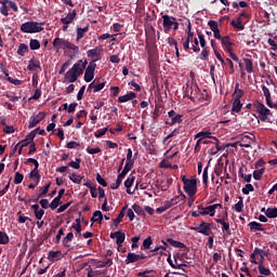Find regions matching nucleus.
I'll return each mask as SVG.
<instances>
[{
	"label": "nucleus",
	"mask_w": 277,
	"mask_h": 277,
	"mask_svg": "<svg viewBox=\"0 0 277 277\" xmlns=\"http://www.w3.org/2000/svg\"><path fill=\"white\" fill-rule=\"evenodd\" d=\"M87 66L88 61L79 60L70 69L67 70L64 80L67 81V83H75V81L83 75V70H85Z\"/></svg>",
	"instance_id": "obj_1"
},
{
	"label": "nucleus",
	"mask_w": 277,
	"mask_h": 277,
	"mask_svg": "<svg viewBox=\"0 0 277 277\" xmlns=\"http://www.w3.org/2000/svg\"><path fill=\"white\" fill-rule=\"evenodd\" d=\"M53 48L55 49L56 53H60V51H72L74 53H79V47L76 44L71 43L67 39L64 38H55L53 40Z\"/></svg>",
	"instance_id": "obj_2"
},
{
	"label": "nucleus",
	"mask_w": 277,
	"mask_h": 277,
	"mask_svg": "<svg viewBox=\"0 0 277 277\" xmlns=\"http://www.w3.org/2000/svg\"><path fill=\"white\" fill-rule=\"evenodd\" d=\"M182 182L184 183V192L189 196V198H194L196 196V192H198V180H196V177L187 179L183 175Z\"/></svg>",
	"instance_id": "obj_3"
},
{
	"label": "nucleus",
	"mask_w": 277,
	"mask_h": 277,
	"mask_svg": "<svg viewBox=\"0 0 277 277\" xmlns=\"http://www.w3.org/2000/svg\"><path fill=\"white\" fill-rule=\"evenodd\" d=\"M253 107L255 109V114H258L259 119L262 122H267V120H269V117L272 116V110H269V108H266L265 104L256 101L253 103Z\"/></svg>",
	"instance_id": "obj_4"
},
{
	"label": "nucleus",
	"mask_w": 277,
	"mask_h": 277,
	"mask_svg": "<svg viewBox=\"0 0 277 277\" xmlns=\"http://www.w3.org/2000/svg\"><path fill=\"white\" fill-rule=\"evenodd\" d=\"M221 44L224 49V51H226L229 54V57H232V60L234 62H239V56H237V54H235V52L233 51V47H235V43L233 42V40L230 39L229 36H225L222 37L221 36Z\"/></svg>",
	"instance_id": "obj_5"
},
{
	"label": "nucleus",
	"mask_w": 277,
	"mask_h": 277,
	"mask_svg": "<svg viewBox=\"0 0 277 277\" xmlns=\"http://www.w3.org/2000/svg\"><path fill=\"white\" fill-rule=\"evenodd\" d=\"M42 29H44L42 28V24L38 22H26L21 26L23 34H40Z\"/></svg>",
	"instance_id": "obj_6"
},
{
	"label": "nucleus",
	"mask_w": 277,
	"mask_h": 277,
	"mask_svg": "<svg viewBox=\"0 0 277 277\" xmlns=\"http://www.w3.org/2000/svg\"><path fill=\"white\" fill-rule=\"evenodd\" d=\"M162 27L164 31H170L173 26V31H176L179 29V22H176V17L170 16V15H162Z\"/></svg>",
	"instance_id": "obj_7"
},
{
	"label": "nucleus",
	"mask_w": 277,
	"mask_h": 277,
	"mask_svg": "<svg viewBox=\"0 0 277 277\" xmlns=\"http://www.w3.org/2000/svg\"><path fill=\"white\" fill-rule=\"evenodd\" d=\"M216 209H222V205L214 203V205L208 206V207L199 206V213L201 215H210V217H213L215 215Z\"/></svg>",
	"instance_id": "obj_8"
},
{
	"label": "nucleus",
	"mask_w": 277,
	"mask_h": 277,
	"mask_svg": "<svg viewBox=\"0 0 277 277\" xmlns=\"http://www.w3.org/2000/svg\"><path fill=\"white\" fill-rule=\"evenodd\" d=\"M199 44L202 49L201 51V60H209V48H207V40L205 39V35L200 31L197 32Z\"/></svg>",
	"instance_id": "obj_9"
},
{
	"label": "nucleus",
	"mask_w": 277,
	"mask_h": 277,
	"mask_svg": "<svg viewBox=\"0 0 277 277\" xmlns=\"http://www.w3.org/2000/svg\"><path fill=\"white\" fill-rule=\"evenodd\" d=\"M252 142H254V134H248L240 136L236 144L241 148H250V146H252Z\"/></svg>",
	"instance_id": "obj_10"
},
{
	"label": "nucleus",
	"mask_w": 277,
	"mask_h": 277,
	"mask_svg": "<svg viewBox=\"0 0 277 277\" xmlns=\"http://www.w3.org/2000/svg\"><path fill=\"white\" fill-rule=\"evenodd\" d=\"M44 118H47V114L42 111L31 116L29 119L28 129H34L36 126L40 124Z\"/></svg>",
	"instance_id": "obj_11"
},
{
	"label": "nucleus",
	"mask_w": 277,
	"mask_h": 277,
	"mask_svg": "<svg viewBox=\"0 0 277 277\" xmlns=\"http://www.w3.org/2000/svg\"><path fill=\"white\" fill-rule=\"evenodd\" d=\"M146 259L144 253H128L126 259V265H130V263H137V261H142Z\"/></svg>",
	"instance_id": "obj_12"
},
{
	"label": "nucleus",
	"mask_w": 277,
	"mask_h": 277,
	"mask_svg": "<svg viewBox=\"0 0 277 277\" xmlns=\"http://www.w3.org/2000/svg\"><path fill=\"white\" fill-rule=\"evenodd\" d=\"M94 70H96V64L90 63L85 68V72H84V81L87 83H90V81L94 79Z\"/></svg>",
	"instance_id": "obj_13"
},
{
	"label": "nucleus",
	"mask_w": 277,
	"mask_h": 277,
	"mask_svg": "<svg viewBox=\"0 0 277 277\" xmlns=\"http://www.w3.org/2000/svg\"><path fill=\"white\" fill-rule=\"evenodd\" d=\"M187 34L184 39H182V45L184 51H189V42L194 39V32L192 31V25H188L187 27Z\"/></svg>",
	"instance_id": "obj_14"
},
{
	"label": "nucleus",
	"mask_w": 277,
	"mask_h": 277,
	"mask_svg": "<svg viewBox=\"0 0 277 277\" xmlns=\"http://www.w3.org/2000/svg\"><path fill=\"white\" fill-rule=\"evenodd\" d=\"M197 233H200L201 235H205L206 237H209L211 235V224L201 222L199 226L194 228Z\"/></svg>",
	"instance_id": "obj_15"
},
{
	"label": "nucleus",
	"mask_w": 277,
	"mask_h": 277,
	"mask_svg": "<svg viewBox=\"0 0 277 277\" xmlns=\"http://www.w3.org/2000/svg\"><path fill=\"white\" fill-rule=\"evenodd\" d=\"M208 25L211 29V31L213 32V36L216 40L222 39V34L220 32V24H217V22L215 21H209Z\"/></svg>",
	"instance_id": "obj_16"
},
{
	"label": "nucleus",
	"mask_w": 277,
	"mask_h": 277,
	"mask_svg": "<svg viewBox=\"0 0 277 277\" xmlns=\"http://www.w3.org/2000/svg\"><path fill=\"white\" fill-rule=\"evenodd\" d=\"M216 224H221L223 233L226 235H233L230 232V224L228 223V217L225 219H215Z\"/></svg>",
	"instance_id": "obj_17"
},
{
	"label": "nucleus",
	"mask_w": 277,
	"mask_h": 277,
	"mask_svg": "<svg viewBox=\"0 0 277 277\" xmlns=\"http://www.w3.org/2000/svg\"><path fill=\"white\" fill-rule=\"evenodd\" d=\"M168 116L171 118V124H181L183 122V115H177L174 110H170Z\"/></svg>",
	"instance_id": "obj_18"
},
{
	"label": "nucleus",
	"mask_w": 277,
	"mask_h": 277,
	"mask_svg": "<svg viewBox=\"0 0 277 277\" xmlns=\"http://www.w3.org/2000/svg\"><path fill=\"white\" fill-rule=\"evenodd\" d=\"M101 51H103L102 48H94L92 50H89L87 52L88 57H92L94 62H98L101 60Z\"/></svg>",
	"instance_id": "obj_19"
},
{
	"label": "nucleus",
	"mask_w": 277,
	"mask_h": 277,
	"mask_svg": "<svg viewBox=\"0 0 277 277\" xmlns=\"http://www.w3.org/2000/svg\"><path fill=\"white\" fill-rule=\"evenodd\" d=\"M75 18H77V11H71L69 12L65 17L61 18V23L63 25H70V23H72V21H75Z\"/></svg>",
	"instance_id": "obj_20"
},
{
	"label": "nucleus",
	"mask_w": 277,
	"mask_h": 277,
	"mask_svg": "<svg viewBox=\"0 0 277 277\" xmlns=\"http://www.w3.org/2000/svg\"><path fill=\"white\" fill-rule=\"evenodd\" d=\"M133 183H135V176L129 175L128 179L124 181V187L127 189V194H130V195L135 194V190H131Z\"/></svg>",
	"instance_id": "obj_21"
},
{
	"label": "nucleus",
	"mask_w": 277,
	"mask_h": 277,
	"mask_svg": "<svg viewBox=\"0 0 277 277\" xmlns=\"http://www.w3.org/2000/svg\"><path fill=\"white\" fill-rule=\"evenodd\" d=\"M262 91L265 96L266 105L268 107H274V103H272V93L269 92V89L265 85H262Z\"/></svg>",
	"instance_id": "obj_22"
},
{
	"label": "nucleus",
	"mask_w": 277,
	"mask_h": 277,
	"mask_svg": "<svg viewBox=\"0 0 277 277\" xmlns=\"http://www.w3.org/2000/svg\"><path fill=\"white\" fill-rule=\"evenodd\" d=\"M242 97H243V90L239 89V83H236L232 98L233 101H241Z\"/></svg>",
	"instance_id": "obj_23"
},
{
	"label": "nucleus",
	"mask_w": 277,
	"mask_h": 277,
	"mask_svg": "<svg viewBox=\"0 0 277 277\" xmlns=\"http://www.w3.org/2000/svg\"><path fill=\"white\" fill-rule=\"evenodd\" d=\"M136 96H137V94H135V92L130 91L126 95L119 96L118 102L119 103H128V101H133V98H135Z\"/></svg>",
	"instance_id": "obj_24"
},
{
	"label": "nucleus",
	"mask_w": 277,
	"mask_h": 277,
	"mask_svg": "<svg viewBox=\"0 0 277 277\" xmlns=\"http://www.w3.org/2000/svg\"><path fill=\"white\" fill-rule=\"evenodd\" d=\"M29 179L32 181V183H36L38 185L40 183V172L38 169H32L29 173Z\"/></svg>",
	"instance_id": "obj_25"
},
{
	"label": "nucleus",
	"mask_w": 277,
	"mask_h": 277,
	"mask_svg": "<svg viewBox=\"0 0 277 277\" xmlns=\"http://www.w3.org/2000/svg\"><path fill=\"white\" fill-rule=\"evenodd\" d=\"M243 62H245L246 71L249 75H252V72H254V63H252L250 58H243Z\"/></svg>",
	"instance_id": "obj_26"
},
{
	"label": "nucleus",
	"mask_w": 277,
	"mask_h": 277,
	"mask_svg": "<svg viewBox=\"0 0 277 277\" xmlns=\"http://www.w3.org/2000/svg\"><path fill=\"white\" fill-rule=\"evenodd\" d=\"M124 239H127V235L122 230H118L116 243L118 248H122V243H124Z\"/></svg>",
	"instance_id": "obj_27"
},
{
	"label": "nucleus",
	"mask_w": 277,
	"mask_h": 277,
	"mask_svg": "<svg viewBox=\"0 0 277 277\" xmlns=\"http://www.w3.org/2000/svg\"><path fill=\"white\" fill-rule=\"evenodd\" d=\"M49 261H61L62 259V251H50L48 253Z\"/></svg>",
	"instance_id": "obj_28"
},
{
	"label": "nucleus",
	"mask_w": 277,
	"mask_h": 277,
	"mask_svg": "<svg viewBox=\"0 0 277 277\" xmlns=\"http://www.w3.org/2000/svg\"><path fill=\"white\" fill-rule=\"evenodd\" d=\"M192 42V51H194V53H200V39L197 37H194Z\"/></svg>",
	"instance_id": "obj_29"
},
{
	"label": "nucleus",
	"mask_w": 277,
	"mask_h": 277,
	"mask_svg": "<svg viewBox=\"0 0 277 277\" xmlns=\"http://www.w3.org/2000/svg\"><path fill=\"white\" fill-rule=\"evenodd\" d=\"M211 140V132L210 131H201V132H198L196 135H195V140Z\"/></svg>",
	"instance_id": "obj_30"
},
{
	"label": "nucleus",
	"mask_w": 277,
	"mask_h": 277,
	"mask_svg": "<svg viewBox=\"0 0 277 277\" xmlns=\"http://www.w3.org/2000/svg\"><path fill=\"white\" fill-rule=\"evenodd\" d=\"M89 29H90L89 26H87L84 28L77 27V37H76L77 42H79V40H81V38H83V36H85V34H88Z\"/></svg>",
	"instance_id": "obj_31"
},
{
	"label": "nucleus",
	"mask_w": 277,
	"mask_h": 277,
	"mask_svg": "<svg viewBox=\"0 0 277 277\" xmlns=\"http://www.w3.org/2000/svg\"><path fill=\"white\" fill-rule=\"evenodd\" d=\"M174 205H179V197H174L171 200L164 201L162 207L168 211V209H172Z\"/></svg>",
	"instance_id": "obj_32"
},
{
	"label": "nucleus",
	"mask_w": 277,
	"mask_h": 277,
	"mask_svg": "<svg viewBox=\"0 0 277 277\" xmlns=\"http://www.w3.org/2000/svg\"><path fill=\"white\" fill-rule=\"evenodd\" d=\"M124 211H127V206H124L121 211L119 212L117 219H115L113 221L114 226H116V228H118V224H120V222H122V217H124Z\"/></svg>",
	"instance_id": "obj_33"
},
{
	"label": "nucleus",
	"mask_w": 277,
	"mask_h": 277,
	"mask_svg": "<svg viewBox=\"0 0 277 277\" xmlns=\"http://www.w3.org/2000/svg\"><path fill=\"white\" fill-rule=\"evenodd\" d=\"M88 277H109V276H105V274L101 269H90L88 272Z\"/></svg>",
	"instance_id": "obj_34"
},
{
	"label": "nucleus",
	"mask_w": 277,
	"mask_h": 277,
	"mask_svg": "<svg viewBox=\"0 0 277 277\" xmlns=\"http://www.w3.org/2000/svg\"><path fill=\"white\" fill-rule=\"evenodd\" d=\"M124 174L123 173H119V175L117 176L116 183H113L110 185V187L113 189H118V187H120V185H122V181L124 180Z\"/></svg>",
	"instance_id": "obj_35"
},
{
	"label": "nucleus",
	"mask_w": 277,
	"mask_h": 277,
	"mask_svg": "<svg viewBox=\"0 0 277 277\" xmlns=\"http://www.w3.org/2000/svg\"><path fill=\"white\" fill-rule=\"evenodd\" d=\"M91 222H97L98 224H103V212L101 211H95L93 213V216L91 219Z\"/></svg>",
	"instance_id": "obj_36"
},
{
	"label": "nucleus",
	"mask_w": 277,
	"mask_h": 277,
	"mask_svg": "<svg viewBox=\"0 0 277 277\" xmlns=\"http://www.w3.org/2000/svg\"><path fill=\"white\" fill-rule=\"evenodd\" d=\"M75 239V235L72 233H68L65 238H63V246L65 248H70V241Z\"/></svg>",
	"instance_id": "obj_37"
},
{
	"label": "nucleus",
	"mask_w": 277,
	"mask_h": 277,
	"mask_svg": "<svg viewBox=\"0 0 277 277\" xmlns=\"http://www.w3.org/2000/svg\"><path fill=\"white\" fill-rule=\"evenodd\" d=\"M168 243H170V246H172L173 248H180L183 249L185 248V243L179 241V240H174L172 238H168L167 239Z\"/></svg>",
	"instance_id": "obj_38"
},
{
	"label": "nucleus",
	"mask_w": 277,
	"mask_h": 277,
	"mask_svg": "<svg viewBox=\"0 0 277 277\" xmlns=\"http://www.w3.org/2000/svg\"><path fill=\"white\" fill-rule=\"evenodd\" d=\"M232 26L235 29H239L240 31H243V29H245L243 22L241 21V17H238L236 21H233Z\"/></svg>",
	"instance_id": "obj_39"
},
{
	"label": "nucleus",
	"mask_w": 277,
	"mask_h": 277,
	"mask_svg": "<svg viewBox=\"0 0 277 277\" xmlns=\"http://www.w3.org/2000/svg\"><path fill=\"white\" fill-rule=\"evenodd\" d=\"M241 107H243L241 101H233L232 111H234V114H239V111H241Z\"/></svg>",
	"instance_id": "obj_40"
},
{
	"label": "nucleus",
	"mask_w": 277,
	"mask_h": 277,
	"mask_svg": "<svg viewBox=\"0 0 277 277\" xmlns=\"http://www.w3.org/2000/svg\"><path fill=\"white\" fill-rule=\"evenodd\" d=\"M28 51H29V47H27V44L25 43H22L17 49V55H21L23 57L26 55Z\"/></svg>",
	"instance_id": "obj_41"
},
{
	"label": "nucleus",
	"mask_w": 277,
	"mask_h": 277,
	"mask_svg": "<svg viewBox=\"0 0 277 277\" xmlns=\"http://www.w3.org/2000/svg\"><path fill=\"white\" fill-rule=\"evenodd\" d=\"M258 268H259L260 274H262V276H272V271H269V268L263 266V263H260Z\"/></svg>",
	"instance_id": "obj_42"
},
{
	"label": "nucleus",
	"mask_w": 277,
	"mask_h": 277,
	"mask_svg": "<svg viewBox=\"0 0 277 277\" xmlns=\"http://www.w3.org/2000/svg\"><path fill=\"white\" fill-rule=\"evenodd\" d=\"M71 228L76 230L78 237H81V219H77L76 223L72 224Z\"/></svg>",
	"instance_id": "obj_43"
},
{
	"label": "nucleus",
	"mask_w": 277,
	"mask_h": 277,
	"mask_svg": "<svg viewBox=\"0 0 277 277\" xmlns=\"http://www.w3.org/2000/svg\"><path fill=\"white\" fill-rule=\"evenodd\" d=\"M27 68L28 70H38V68H40V62L30 60Z\"/></svg>",
	"instance_id": "obj_44"
},
{
	"label": "nucleus",
	"mask_w": 277,
	"mask_h": 277,
	"mask_svg": "<svg viewBox=\"0 0 277 277\" xmlns=\"http://www.w3.org/2000/svg\"><path fill=\"white\" fill-rule=\"evenodd\" d=\"M250 230H263V224L259 222H250L249 223Z\"/></svg>",
	"instance_id": "obj_45"
},
{
	"label": "nucleus",
	"mask_w": 277,
	"mask_h": 277,
	"mask_svg": "<svg viewBox=\"0 0 277 277\" xmlns=\"http://www.w3.org/2000/svg\"><path fill=\"white\" fill-rule=\"evenodd\" d=\"M276 40H277L276 37L267 39V44H269L271 51H277V41Z\"/></svg>",
	"instance_id": "obj_46"
},
{
	"label": "nucleus",
	"mask_w": 277,
	"mask_h": 277,
	"mask_svg": "<svg viewBox=\"0 0 277 277\" xmlns=\"http://www.w3.org/2000/svg\"><path fill=\"white\" fill-rule=\"evenodd\" d=\"M29 47L31 51H38V49H40V41H38L37 39H31L29 42Z\"/></svg>",
	"instance_id": "obj_47"
},
{
	"label": "nucleus",
	"mask_w": 277,
	"mask_h": 277,
	"mask_svg": "<svg viewBox=\"0 0 277 277\" xmlns=\"http://www.w3.org/2000/svg\"><path fill=\"white\" fill-rule=\"evenodd\" d=\"M234 209L237 213H241V211H243V198H239V201L234 206Z\"/></svg>",
	"instance_id": "obj_48"
},
{
	"label": "nucleus",
	"mask_w": 277,
	"mask_h": 277,
	"mask_svg": "<svg viewBox=\"0 0 277 277\" xmlns=\"http://www.w3.org/2000/svg\"><path fill=\"white\" fill-rule=\"evenodd\" d=\"M265 215L266 217H277V208H268Z\"/></svg>",
	"instance_id": "obj_49"
},
{
	"label": "nucleus",
	"mask_w": 277,
	"mask_h": 277,
	"mask_svg": "<svg viewBox=\"0 0 277 277\" xmlns=\"http://www.w3.org/2000/svg\"><path fill=\"white\" fill-rule=\"evenodd\" d=\"M60 205H62V200H60V198H54L52 200V202L50 203V209H52V211H55V209H57L60 207Z\"/></svg>",
	"instance_id": "obj_50"
},
{
	"label": "nucleus",
	"mask_w": 277,
	"mask_h": 277,
	"mask_svg": "<svg viewBox=\"0 0 277 277\" xmlns=\"http://www.w3.org/2000/svg\"><path fill=\"white\" fill-rule=\"evenodd\" d=\"M69 180H71L72 183H76L77 185H79V183H81V175H77L76 173H70L69 174Z\"/></svg>",
	"instance_id": "obj_51"
},
{
	"label": "nucleus",
	"mask_w": 277,
	"mask_h": 277,
	"mask_svg": "<svg viewBox=\"0 0 277 277\" xmlns=\"http://www.w3.org/2000/svg\"><path fill=\"white\" fill-rule=\"evenodd\" d=\"M10 242V237H8V234L0 232V243L2 246H5V243Z\"/></svg>",
	"instance_id": "obj_52"
},
{
	"label": "nucleus",
	"mask_w": 277,
	"mask_h": 277,
	"mask_svg": "<svg viewBox=\"0 0 277 277\" xmlns=\"http://www.w3.org/2000/svg\"><path fill=\"white\" fill-rule=\"evenodd\" d=\"M265 172V169H259V170H255L253 171V179L255 181H261V176H263V173Z\"/></svg>",
	"instance_id": "obj_53"
},
{
	"label": "nucleus",
	"mask_w": 277,
	"mask_h": 277,
	"mask_svg": "<svg viewBox=\"0 0 277 277\" xmlns=\"http://www.w3.org/2000/svg\"><path fill=\"white\" fill-rule=\"evenodd\" d=\"M150 246H153V238L151 237H147L143 241V248H144V250H150Z\"/></svg>",
	"instance_id": "obj_54"
},
{
	"label": "nucleus",
	"mask_w": 277,
	"mask_h": 277,
	"mask_svg": "<svg viewBox=\"0 0 277 277\" xmlns=\"http://www.w3.org/2000/svg\"><path fill=\"white\" fill-rule=\"evenodd\" d=\"M69 168H74V170H79L81 168V159H76V161H70Z\"/></svg>",
	"instance_id": "obj_55"
},
{
	"label": "nucleus",
	"mask_w": 277,
	"mask_h": 277,
	"mask_svg": "<svg viewBox=\"0 0 277 277\" xmlns=\"http://www.w3.org/2000/svg\"><path fill=\"white\" fill-rule=\"evenodd\" d=\"M23 179H25V176H23L22 173L16 172L15 176H14V183L15 185H21V183H23Z\"/></svg>",
	"instance_id": "obj_56"
},
{
	"label": "nucleus",
	"mask_w": 277,
	"mask_h": 277,
	"mask_svg": "<svg viewBox=\"0 0 277 277\" xmlns=\"http://www.w3.org/2000/svg\"><path fill=\"white\" fill-rule=\"evenodd\" d=\"M131 168H133V162H126V166H124L123 170L121 171V174H124L127 176V174H129V172H131Z\"/></svg>",
	"instance_id": "obj_57"
},
{
	"label": "nucleus",
	"mask_w": 277,
	"mask_h": 277,
	"mask_svg": "<svg viewBox=\"0 0 277 277\" xmlns=\"http://www.w3.org/2000/svg\"><path fill=\"white\" fill-rule=\"evenodd\" d=\"M176 135H179V129L173 130L169 135H167L163 138V144H166L168 140H172V137H176Z\"/></svg>",
	"instance_id": "obj_58"
},
{
	"label": "nucleus",
	"mask_w": 277,
	"mask_h": 277,
	"mask_svg": "<svg viewBox=\"0 0 277 277\" xmlns=\"http://www.w3.org/2000/svg\"><path fill=\"white\" fill-rule=\"evenodd\" d=\"M89 88H93V92H101L103 88H105V82L98 83L93 85L92 83L89 85Z\"/></svg>",
	"instance_id": "obj_59"
},
{
	"label": "nucleus",
	"mask_w": 277,
	"mask_h": 277,
	"mask_svg": "<svg viewBox=\"0 0 277 277\" xmlns=\"http://www.w3.org/2000/svg\"><path fill=\"white\" fill-rule=\"evenodd\" d=\"M132 209L135 211L137 215H144V208H142V206L133 205Z\"/></svg>",
	"instance_id": "obj_60"
},
{
	"label": "nucleus",
	"mask_w": 277,
	"mask_h": 277,
	"mask_svg": "<svg viewBox=\"0 0 277 277\" xmlns=\"http://www.w3.org/2000/svg\"><path fill=\"white\" fill-rule=\"evenodd\" d=\"M250 192H254V186H252V184H247V185L242 188V194H245L246 196H248V194H250Z\"/></svg>",
	"instance_id": "obj_61"
},
{
	"label": "nucleus",
	"mask_w": 277,
	"mask_h": 277,
	"mask_svg": "<svg viewBox=\"0 0 277 277\" xmlns=\"http://www.w3.org/2000/svg\"><path fill=\"white\" fill-rule=\"evenodd\" d=\"M159 168H172V162H170V160L168 159H163L160 163H159Z\"/></svg>",
	"instance_id": "obj_62"
},
{
	"label": "nucleus",
	"mask_w": 277,
	"mask_h": 277,
	"mask_svg": "<svg viewBox=\"0 0 277 277\" xmlns=\"http://www.w3.org/2000/svg\"><path fill=\"white\" fill-rule=\"evenodd\" d=\"M96 181L102 187H107V182L98 173L96 174Z\"/></svg>",
	"instance_id": "obj_63"
},
{
	"label": "nucleus",
	"mask_w": 277,
	"mask_h": 277,
	"mask_svg": "<svg viewBox=\"0 0 277 277\" xmlns=\"http://www.w3.org/2000/svg\"><path fill=\"white\" fill-rule=\"evenodd\" d=\"M108 129L107 128H103L100 129L95 132V137H103V135H105V133H107Z\"/></svg>",
	"instance_id": "obj_64"
}]
</instances>
